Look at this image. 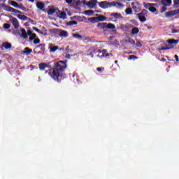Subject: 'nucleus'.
Segmentation results:
<instances>
[{
	"instance_id": "nucleus-44",
	"label": "nucleus",
	"mask_w": 179,
	"mask_h": 179,
	"mask_svg": "<svg viewBox=\"0 0 179 179\" xmlns=\"http://www.w3.org/2000/svg\"><path fill=\"white\" fill-rule=\"evenodd\" d=\"M175 5L179 6V0H174Z\"/></svg>"
},
{
	"instance_id": "nucleus-56",
	"label": "nucleus",
	"mask_w": 179,
	"mask_h": 179,
	"mask_svg": "<svg viewBox=\"0 0 179 179\" xmlns=\"http://www.w3.org/2000/svg\"><path fill=\"white\" fill-rule=\"evenodd\" d=\"M72 19H76V17H73Z\"/></svg>"
},
{
	"instance_id": "nucleus-25",
	"label": "nucleus",
	"mask_w": 179,
	"mask_h": 179,
	"mask_svg": "<svg viewBox=\"0 0 179 179\" xmlns=\"http://www.w3.org/2000/svg\"><path fill=\"white\" fill-rule=\"evenodd\" d=\"M112 6H116V8H124V4L116 2V3H112Z\"/></svg>"
},
{
	"instance_id": "nucleus-58",
	"label": "nucleus",
	"mask_w": 179,
	"mask_h": 179,
	"mask_svg": "<svg viewBox=\"0 0 179 179\" xmlns=\"http://www.w3.org/2000/svg\"><path fill=\"white\" fill-rule=\"evenodd\" d=\"M20 1H23V0H20Z\"/></svg>"
},
{
	"instance_id": "nucleus-35",
	"label": "nucleus",
	"mask_w": 179,
	"mask_h": 179,
	"mask_svg": "<svg viewBox=\"0 0 179 179\" xmlns=\"http://www.w3.org/2000/svg\"><path fill=\"white\" fill-rule=\"evenodd\" d=\"M157 9L155 7L151 6V8L149 9L150 12H152V13H155L156 12Z\"/></svg>"
},
{
	"instance_id": "nucleus-55",
	"label": "nucleus",
	"mask_w": 179,
	"mask_h": 179,
	"mask_svg": "<svg viewBox=\"0 0 179 179\" xmlns=\"http://www.w3.org/2000/svg\"><path fill=\"white\" fill-rule=\"evenodd\" d=\"M115 64H118V61H115Z\"/></svg>"
},
{
	"instance_id": "nucleus-48",
	"label": "nucleus",
	"mask_w": 179,
	"mask_h": 179,
	"mask_svg": "<svg viewBox=\"0 0 179 179\" xmlns=\"http://www.w3.org/2000/svg\"><path fill=\"white\" fill-rule=\"evenodd\" d=\"M175 58L177 62H178L179 59H178V55H175Z\"/></svg>"
},
{
	"instance_id": "nucleus-7",
	"label": "nucleus",
	"mask_w": 179,
	"mask_h": 179,
	"mask_svg": "<svg viewBox=\"0 0 179 179\" xmlns=\"http://www.w3.org/2000/svg\"><path fill=\"white\" fill-rule=\"evenodd\" d=\"M8 3L10 5H11L12 6H13L14 8H17V9H20L22 8V6H20L19 5V3H17V2L15 1H8Z\"/></svg>"
},
{
	"instance_id": "nucleus-22",
	"label": "nucleus",
	"mask_w": 179,
	"mask_h": 179,
	"mask_svg": "<svg viewBox=\"0 0 179 179\" xmlns=\"http://www.w3.org/2000/svg\"><path fill=\"white\" fill-rule=\"evenodd\" d=\"M106 29H108L109 30H114V29H115V25L112 23L106 22Z\"/></svg>"
},
{
	"instance_id": "nucleus-14",
	"label": "nucleus",
	"mask_w": 179,
	"mask_h": 179,
	"mask_svg": "<svg viewBox=\"0 0 179 179\" xmlns=\"http://www.w3.org/2000/svg\"><path fill=\"white\" fill-rule=\"evenodd\" d=\"M137 16L140 20V22H146V17L143 15V13H140L137 14Z\"/></svg>"
},
{
	"instance_id": "nucleus-9",
	"label": "nucleus",
	"mask_w": 179,
	"mask_h": 179,
	"mask_svg": "<svg viewBox=\"0 0 179 179\" xmlns=\"http://www.w3.org/2000/svg\"><path fill=\"white\" fill-rule=\"evenodd\" d=\"M99 54H101V58H104L106 57H110V54L107 53L106 50H102L99 52Z\"/></svg>"
},
{
	"instance_id": "nucleus-38",
	"label": "nucleus",
	"mask_w": 179,
	"mask_h": 179,
	"mask_svg": "<svg viewBox=\"0 0 179 179\" xmlns=\"http://www.w3.org/2000/svg\"><path fill=\"white\" fill-rule=\"evenodd\" d=\"M171 33H173V34H174L176 33H179V29H177L176 28L172 29Z\"/></svg>"
},
{
	"instance_id": "nucleus-42",
	"label": "nucleus",
	"mask_w": 179,
	"mask_h": 179,
	"mask_svg": "<svg viewBox=\"0 0 179 179\" xmlns=\"http://www.w3.org/2000/svg\"><path fill=\"white\" fill-rule=\"evenodd\" d=\"M66 3L69 5H72L73 0H66Z\"/></svg>"
},
{
	"instance_id": "nucleus-23",
	"label": "nucleus",
	"mask_w": 179,
	"mask_h": 179,
	"mask_svg": "<svg viewBox=\"0 0 179 179\" xmlns=\"http://www.w3.org/2000/svg\"><path fill=\"white\" fill-rule=\"evenodd\" d=\"M166 43H168V44H171V45H173V44H178L179 43V41L178 40H174V39H169V40H167L166 41Z\"/></svg>"
},
{
	"instance_id": "nucleus-51",
	"label": "nucleus",
	"mask_w": 179,
	"mask_h": 179,
	"mask_svg": "<svg viewBox=\"0 0 179 179\" xmlns=\"http://www.w3.org/2000/svg\"><path fill=\"white\" fill-rule=\"evenodd\" d=\"M20 9H22V10H26V7L23 6Z\"/></svg>"
},
{
	"instance_id": "nucleus-50",
	"label": "nucleus",
	"mask_w": 179,
	"mask_h": 179,
	"mask_svg": "<svg viewBox=\"0 0 179 179\" xmlns=\"http://www.w3.org/2000/svg\"><path fill=\"white\" fill-rule=\"evenodd\" d=\"M137 47H142V43H138L137 44Z\"/></svg>"
},
{
	"instance_id": "nucleus-31",
	"label": "nucleus",
	"mask_w": 179,
	"mask_h": 179,
	"mask_svg": "<svg viewBox=\"0 0 179 179\" xmlns=\"http://www.w3.org/2000/svg\"><path fill=\"white\" fill-rule=\"evenodd\" d=\"M76 24H78V22H76V21H70L66 23L67 26H73V25H76Z\"/></svg>"
},
{
	"instance_id": "nucleus-36",
	"label": "nucleus",
	"mask_w": 179,
	"mask_h": 179,
	"mask_svg": "<svg viewBox=\"0 0 179 179\" xmlns=\"http://www.w3.org/2000/svg\"><path fill=\"white\" fill-rule=\"evenodd\" d=\"M73 37H75V38H82V36H80V34H74L73 35Z\"/></svg>"
},
{
	"instance_id": "nucleus-57",
	"label": "nucleus",
	"mask_w": 179,
	"mask_h": 179,
	"mask_svg": "<svg viewBox=\"0 0 179 179\" xmlns=\"http://www.w3.org/2000/svg\"><path fill=\"white\" fill-rule=\"evenodd\" d=\"M2 64V60H0V64Z\"/></svg>"
},
{
	"instance_id": "nucleus-59",
	"label": "nucleus",
	"mask_w": 179,
	"mask_h": 179,
	"mask_svg": "<svg viewBox=\"0 0 179 179\" xmlns=\"http://www.w3.org/2000/svg\"><path fill=\"white\" fill-rule=\"evenodd\" d=\"M127 1H131V0H127Z\"/></svg>"
},
{
	"instance_id": "nucleus-13",
	"label": "nucleus",
	"mask_w": 179,
	"mask_h": 179,
	"mask_svg": "<svg viewBox=\"0 0 179 179\" xmlns=\"http://www.w3.org/2000/svg\"><path fill=\"white\" fill-rule=\"evenodd\" d=\"M27 34L28 36H30L29 37L30 41H33V40H35L34 38H36V34L33 33V31L29 30L27 31Z\"/></svg>"
},
{
	"instance_id": "nucleus-28",
	"label": "nucleus",
	"mask_w": 179,
	"mask_h": 179,
	"mask_svg": "<svg viewBox=\"0 0 179 179\" xmlns=\"http://www.w3.org/2000/svg\"><path fill=\"white\" fill-rule=\"evenodd\" d=\"M88 20L90 22H91L92 23H97L98 20H97V17H92L88 19Z\"/></svg>"
},
{
	"instance_id": "nucleus-49",
	"label": "nucleus",
	"mask_w": 179,
	"mask_h": 179,
	"mask_svg": "<svg viewBox=\"0 0 179 179\" xmlns=\"http://www.w3.org/2000/svg\"><path fill=\"white\" fill-rule=\"evenodd\" d=\"M34 30H35V31H38V33L40 31V29L36 27L34 28Z\"/></svg>"
},
{
	"instance_id": "nucleus-11",
	"label": "nucleus",
	"mask_w": 179,
	"mask_h": 179,
	"mask_svg": "<svg viewBox=\"0 0 179 179\" xmlns=\"http://www.w3.org/2000/svg\"><path fill=\"white\" fill-rule=\"evenodd\" d=\"M48 48L50 49V52H55L59 48L58 46H53L52 43H50L48 45Z\"/></svg>"
},
{
	"instance_id": "nucleus-2",
	"label": "nucleus",
	"mask_w": 179,
	"mask_h": 179,
	"mask_svg": "<svg viewBox=\"0 0 179 179\" xmlns=\"http://www.w3.org/2000/svg\"><path fill=\"white\" fill-rule=\"evenodd\" d=\"M3 8L7 12H11L12 13H13L14 16H17L18 19L22 20L23 22H26V20H27V16L22 15L23 13H22L19 10H16L8 6H3Z\"/></svg>"
},
{
	"instance_id": "nucleus-18",
	"label": "nucleus",
	"mask_w": 179,
	"mask_h": 179,
	"mask_svg": "<svg viewBox=\"0 0 179 179\" xmlns=\"http://www.w3.org/2000/svg\"><path fill=\"white\" fill-rule=\"evenodd\" d=\"M45 68H48V64L45 63H41L39 64V69L40 71H45Z\"/></svg>"
},
{
	"instance_id": "nucleus-20",
	"label": "nucleus",
	"mask_w": 179,
	"mask_h": 179,
	"mask_svg": "<svg viewBox=\"0 0 179 179\" xmlns=\"http://www.w3.org/2000/svg\"><path fill=\"white\" fill-rule=\"evenodd\" d=\"M23 54H25L26 55H29L33 52V50L29 48H25L24 50H23Z\"/></svg>"
},
{
	"instance_id": "nucleus-52",
	"label": "nucleus",
	"mask_w": 179,
	"mask_h": 179,
	"mask_svg": "<svg viewBox=\"0 0 179 179\" xmlns=\"http://www.w3.org/2000/svg\"><path fill=\"white\" fill-rule=\"evenodd\" d=\"M97 57L98 58H101V54L99 53V55H97Z\"/></svg>"
},
{
	"instance_id": "nucleus-1",
	"label": "nucleus",
	"mask_w": 179,
	"mask_h": 179,
	"mask_svg": "<svg viewBox=\"0 0 179 179\" xmlns=\"http://www.w3.org/2000/svg\"><path fill=\"white\" fill-rule=\"evenodd\" d=\"M66 68V64L65 62L59 61L55 64V68L49 69L48 75L50 76L54 80L59 82V78H61V72Z\"/></svg>"
},
{
	"instance_id": "nucleus-46",
	"label": "nucleus",
	"mask_w": 179,
	"mask_h": 179,
	"mask_svg": "<svg viewBox=\"0 0 179 179\" xmlns=\"http://www.w3.org/2000/svg\"><path fill=\"white\" fill-rule=\"evenodd\" d=\"M166 10H167V8L164 6V7L162 8V10L161 12H162V13H163V12H166Z\"/></svg>"
},
{
	"instance_id": "nucleus-34",
	"label": "nucleus",
	"mask_w": 179,
	"mask_h": 179,
	"mask_svg": "<svg viewBox=\"0 0 179 179\" xmlns=\"http://www.w3.org/2000/svg\"><path fill=\"white\" fill-rule=\"evenodd\" d=\"M174 45L172 46H166V47H162L161 50H170V48H173Z\"/></svg>"
},
{
	"instance_id": "nucleus-54",
	"label": "nucleus",
	"mask_w": 179,
	"mask_h": 179,
	"mask_svg": "<svg viewBox=\"0 0 179 179\" xmlns=\"http://www.w3.org/2000/svg\"><path fill=\"white\" fill-rule=\"evenodd\" d=\"M29 2H31L33 3V2H34V0H28Z\"/></svg>"
},
{
	"instance_id": "nucleus-33",
	"label": "nucleus",
	"mask_w": 179,
	"mask_h": 179,
	"mask_svg": "<svg viewBox=\"0 0 179 179\" xmlns=\"http://www.w3.org/2000/svg\"><path fill=\"white\" fill-rule=\"evenodd\" d=\"M54 13H55V8H50L48 11V14L50 15H54Z\"/></svg>"
},
{
	"instance_id": "nucleus-40",
	"label": "nucleus",
	"mask_w": 179,
	"mask_h": 179,
	"mask_svg": "<svg viewBox=\"0 0 179 179\" xmlns=\"http://www.w3.org/2000/svg\"><path fill=\"white\" fill-rule=\"evenodd\" d=\"M85 13H87V15H92V14L94 13V11L90 10L85 11Z\"/></svg>"
},
{
	"instance_id": "nucleus-17",
	"label": "nucleus",
	"mask_w": 179,
	"mask_h": 179,
	"mask_svg": "<svg viewBox=\"0 0 179 179\" xmlns=\"http://www.w3.org/2000/svg\"><path fill=\"white\" fill-rule=\"evenodd\" d=\"M110 16H113L115 19H122V15H121V13H113L110 14Z\"/></svg>"
},
{
	"instance_id": "nucleus-37",
	"label": "nucleus",
	"mask_w": 179,
	"mask_h": 179,
	"mask_svg": "<svg viewBox=\"0 0 179 179\" xmlns=\"http://www.w3.org/2000/svg\"><path fill=\"white\" fill-rule=\"evenodd\" d=\"M3 27H4L5 29H10V24H8V23H5V24H3Z\"/></svg>"
},
{
	"instance_id": "nucleus-15",
	"label": "nucleus",
	"mask_w": 179,
	"mask_h": 179,
	"mask_svg": "<svg viewBox=\"0 0 179 179\" xmlns=\"http://www.w3.org/2000/svg\"><path fill=\"white\" fill-rule=\"evenodd\" d=\"M59 37L66 38L68 36H69V34H68V31L62 30L59 32Z\"/></svg>"
},
{
	"instance_id": "nucleus-27",
	"label": "nucleus",
	"mask_w": 179,
	"mask_h": 179,
	"mask_svg": "<svg viewBox=\"0 0 179 179\" xmlns=\"http://www.w3.org/2000/svg\"><path fill=\"white\" fill-rule=\"evenodd\" d=\"M59 19H66V13L61 12L58 15Z\"/></svg>"
},
{
	"instance_id": "nucleus-29",
	"label": "nucleus",
	"mask_w": 179,
	"mask_h": 179,
	"mask_svg": "<svg viewBox=\"0 0 179 179\" xmlns=\"http://www.w3.org/2000/svg\"><path fill=\"white\" fill-rule=\"evenodd\" d=\"M143 6L146 8V9H148L150 10L151 6H152V3H143Z\"/></svg>"
},
{
	"instance_id": "nucleus-3",
	"label": "nucleus",
	"mask_w": 179,
	"mask_h": 179,
	"mask_svg": "<svg viewBox=\"0 0 179 179\" xmlns=\"http://www.w3.org/2000/svg\"><path fill=\"white\" fill-rule=\"evenodd\" d=\"M99 6L102 9H107L108 8H111V6H113V3L108 2L107 1H101L99 3Z\"/></svg>"
},
{
	"instance_id": "nucleus-5",
	"label": "nucleus",
	"mask_w": 179,
	"mask_h": 179,
	"mask_svg": "<svg viewBox=\"0 0 179 179\" xmlns=\"http://www.w3.org/2000/svg\"><path fill=\"white\" fill-rule=\"evenodd\" d=\"M10 22L13 24L15 29H17L20 27V24H19V20H17V18L12 17L10 18Z\"/></svg>"
},
{
	"instance_id": "nucleus-26",
	"label": "nucleus",
	"mask_w": 179,
	"mask_h": 179,
	"mask_svg": "<svg viewBox=\"0 0 179 179\" xmlns=\"http://www.w3.org/2000/svg\"><path fill=\"white\" fill-rule=\"evenodd\" d=\"M27 32H26V29H21V36L23 38H26L27 37Z\"/></svg>"
},
{
	"instance_id": "nucleus-4",
	"label": "nucleus",
	"mask_w": 179,
	"mask_h": 179,
	"mask_svg": "<svg viewBox=\"0 0 179 179\" xmlns=\"http://www.w3.org/2000/svg\"><path fill=\"white\" fill-rule=\"evenodd\" d=\"M97 3H99L97 0H90L87 2L86 6L90 8V9H93V8L97 6Z\"/></svg>"
},
{
	"instance_id": "nucleus-41",
	"label": "nucleus",
	"mask_w": 179,
	"mask_h": 179,
	"mask_svg": "<svg viewBox=\"0 0 179 179\" xmlns=\"http://www.w3.org/2000/svg\"><path fill=\"white\" fill-rule=\"evenodd\" d=\"M34 43V44H40V40L38 38H35Z\"/></svg>"
},
{
	"instance_id": "nucleus-16",
	"label": "nucleus",
	"mask_w": 179,
	"mask_h": 179,
	"mask_svg": "<svg viewBox=\"0 0 179 179\" xmlns=\"http://www.w3.org/2000/svg\"><path fill=\"white\" fill-rule=\"evenodd\" d=\"M71 6H73V8L80 6V0H73V3Z\"/></svg>"
},
{
	"instance_id": "nucleus-10",
	"label": "nucleus",
	"mask_w": 179,
	"mask_h": 179,
	"mask_svg": "<svg viewBox=\"0 0 179 179\" xmlns=\"http://www.w3.org/2000/svg\"><path fill=\"white\" fill-rule=\"evenodd\" d=\"M98 29L103 30L104 29H107V22H99L97 24Z\"/></svg>"
},
{
	"instance_id": "nucleus-21",
	"label": "nucleus",
	"mask_w": 179,
	"mask_h": 179,
	"mask_svg": "<svg viewBox=\"0 0 179 179\" xmlns=\"http://www.w3.org/2000/svg\"><path fill=\"white\" fill-rule=\"evenodd\" d=\"M45 4L41 2V1H38L36 3V8H38V9H40L41 10H43V8H44Z\"/></svg>"
},
{
	"instance_id": "nucleus-19",
	"label": "nucleus",
	"mask_w": 179,
	"mask_h": 179,
	"mask_svg": "<svg viewBox=\"0 0 179 179\" xmlns=\"http://www.w3.org/2000/svg\"><path fill=\"white\" fill-rule=\"evenodd\" d=\"M162 3L164 6H170L171 5V0H162Z\"/></svg>"
},
{
	"instance_id": "nucleus-12",
	"label": "nucleus",
	"mask_w": 179,
	"mask_h": 179,
	"mask_svg": "<svg viewBox=\"0 0 179 179\" xmlns=\"http://www.w3.org/2000/svg\"><path fill=\"white\" fill-rule=\"evenodd\" d=\"M139 3L138 2H134L131 3V8L135 10V12H139Z\"/></svg>"
},
{
	"instance_id": "nucleus-30",
	"label": "nucleus",
	"mask_w": 179,
	"mask_h": 179,
	"mask_svg": "<svg viewBox=\"0 0 179 179\" xmlns=\"http://www.w3.org/2000/svg\"><path fill=\"white\" fill-rule=\"evenodd\" d=\"M139 33V29L138 27H134L131 30V34H138Z\"/></svg>"
},
{
	"instance_id": "nucleus-47",
	"label": "nucleus",
	"mask_w": 179,
	"mask_h": 179,
	"mask_svg": "<svg viewBox=\"0 0 179 179\" xmlns=\"http://www.w3.org/2000/svg\"><path fill=\"white\" fill-rule=\"evenodd\" d=\"M81 3H83V5H86V3H87V1H86V0H82Z\"/></svg>"
},
{
	"instance_id": "nucleus-6",
	"label": "nucleus",
	"mask_w": 179,
	"mask_h": 179,
	"mask_svg": "<svg viewBox=\"0 0 179 179\" xmlns=\"http://www.w3.org/2000/svg\"><path fill=\"white\" fill-rule=\"evenodd\" d=\"M179 10H171L165 13L166 17H171V16H174L175 15H178Z\"/></svg>"
},
{
	"instance_id": "nucleus-8",
	"label": "nucleus",
	"mask_w": 179,
	"mask_h": 179,
	"mask_svg": "<svg viewBox=\"0 0 179 179\" xmlns=\"http://www.w3.org/2000/svg\"><path fill=\"white\" fill-rule=\"evenodd\" d=\"M1 48H5L6 50H10L12 48V44L8 42L3 43Z\"/></svg>"
},
{
	"instance_id": "nucleus-45",
	"label": "nucleus",
	"mask_w": 179,
	"mask_h": 179,
	"mask_svg": "<svg viewBox=\"0 0 179 179\" xmlns=\"http://www.w3.org/2000/svg\"><path fill=\"white\" fill-rule=\"evenodd\" d=\"M85 41H88V42H90V41H92V39L90 38H88V37H87V38H85Z\"/></svg>"
},
{
	"instance_id": "nucleus-24",
	"label": "nucleus",
	"mask_w": 179,
	"mask_h": 179,
	"mask_svg": "<svg viewBox=\"0 0 179 179\" xmlns=\"http://www.w3.org/2000/svg\"><path fill=\"white\" fill-rule=\"evenodd\" d=\"M96 19H97L98 22H104L107 18L106 17V16L99 15L96 17Z\"/></svg>"
},
{
	"instance_id": "nucleus-43",
	"label": "nucleus",
	"mask_w": 179,
	"mask_h": 179,
	"mask_svg": "<svg viewBox=\"0 0 179 179\" xmlns=\"http://www.w3.org/2000/svg\"><path fill=\"white\" fill-rule=\"evenodd\" d=\"M96 71H98V72H101V71H104V68L99 67V68L96 69Z\"/></svg>"
},
{
	"instance_id": "nucleus-53",
	"label": "nucleus",
	"mask_w": 179,
	"mask_h": 179,
	"mask_svg": "<svg viewBox=\"0 0 179 179\" xmlns=\"http://www.w3.org/2000/svg\"><path fill=\"white\" fill-rule=\"evenodd\" d=\"M157 4H156V3H151V6H152V7H153V6H157Z\"/></svg>"
},
{
	"instance_id": "nucleus-32",
	"label": "nucleus",
	"mask_w": 179,
	"mask_h": 179,
	"mask_svg": "<svg viewBox=\"0 0 179 179\" xmlns=\"http://www.w3.org/2000/svg\"><path fill=\"white\" fill-rule=\"evenodd\" d=\"M125 13H126V15H132V8H127L125 10Z\"/></svg>"
},
{
	"instance_id": "nucleus-39",
	"label": "nucleus",
	"mask_w": 179,
	"mask_h": 179,
	"mask_svg": "<svg viewBox=\"0 0 179 179\" xmlns=\"http://www.w3.org/2000/svg\"><path fill=\"white\" fill-rule=\"evenodd\" d=\"M129 59H138V57H136L135 55H130L129 57Z\"/></svg>"
}]
</instances>
